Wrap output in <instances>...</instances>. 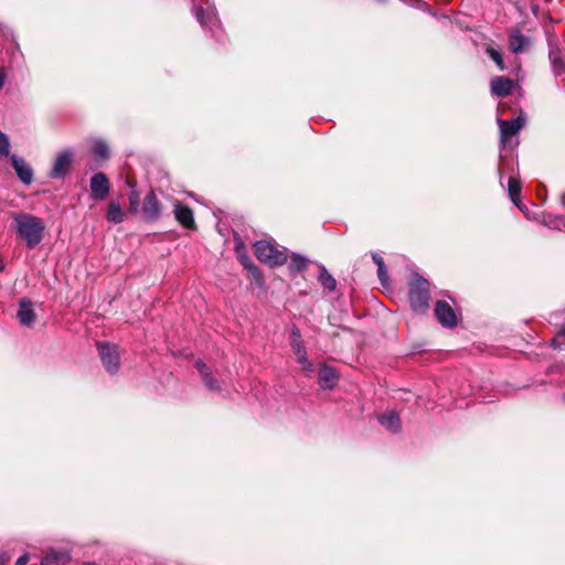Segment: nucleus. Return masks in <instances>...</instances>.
<instances>
[{"label":"nucleus","instance_id":"obj_1","mask_svg":"<svg viewBox=\"0 0 565 565\" xmlns=\"http://www.w3.org/2000/svg\"><path fill=\"white\" fill-rule=\"evenodd\" d=\"M12 218L18 236L29 248H33L42 242L45 224L41 217L28 213H14Z\"/></svg>","mask_w":565,"mask_h":565},{"label":"nucleus","instance_id":"obj_2","mask_svg":"<svg viewBox=\"0 0 565 565\" xmlns=\"http://www.w3.org/2000/svg\"><path fill=\"white\" fill-rule=\"evenodd\" d=\"M430 290L429 282L418 274L414 275L409 282V302L414 311L426 312L429 308Z\"/></svg>","mask_w":565,"mask_h":565},{"label":"nucleus","instance_id":"obj_3","mask_svg":"<svg viewBox=\"0 0 565 565\" xmlns=\"http://www.w3.org/2000/svg\"><path fill=\"white\" fill-rule=\"evenodd\" d=\"M255 255L259 262L267 263L270 266H279L286 263L287 255L285 250L277 249L271 243L259 241L254 244Z\"/></svg>","mask_w":565,"mask_h":565},{"label":"nucleus","instance_id":"obj_4","mask_svg":"<svg viewBox=\"0 0 565 565\" xmlns=\"http://www.w3.org/2000/svg\"><path fill=\"white\" fill-rule=\"evenodd\" d=\"M290 347L297 356L298 363L301 365V369L305 371L312 370V363L307 358V352L303 347V342L301 339L300 330L297 327H294L290 332Z\"/></svg>","mask_w":565,"mask_h":565},{"label":"nucleus","instance_id":"obj_5","mask_svg":"<svg viewBox=\"0 0 565 565\" xmlns=\"http://www.w3.org/2000/svg\"><path fill=\"white\" fill-rule=\"evenodd\" d=\"M525 119L522 115L512 120L498 119L500 128V142L505 147L511 137L515 136L523 127Z\"/></svg>","mask_w":565,"mask_h":565},{"label":"nucleus","instance_id":"obj_6","mask_svg":"<svg viewBox=\"0 0 565 565\" xmlns=\"http://www.w3.org/2000/svg\"><path fill=\"white\" fill-rule=\"evenodd\" d=\"M434 311L436 319L444 328L452 329L457 326V315L452 307L445 300H438Z\"/></svg>","mask_w":565,"mask_h":565},{"label":"nucleus","instance_id":"obj_7","mask_svg":"<svg viewBox=\"0 0 565 565\" xmlns=\"http://www.w3.org/2000/svg\"><path fill=\"white\" fill-rule=\"evenodd\" d=\"M98 351L102 362L109 373H115L119 366V353L116 345L99 343Z\"/></svg>","mask_w":565,"mask_h":565},{"label":"nucleus","instance_id":"obj_8","mask_svg":"<svg viewBox=\"0 0 565 565\" xmlns=\"http://www.w3.org/2000/svg\"><path fill=\"white\" fill-rule=\"evenodd\" d=\"M89 186L92 198L98 201L105 200L110 191L109 180L103 172L93 174Z\"/></svg>","mask_w":565,"mask_h":565},{"label":"nucleus","instance_id":"obj_9","mask_svg":"<svg viewBox=\"0 0 565 565\" xmlns=\"http://www.w3.org/2000/svg\"><path fill=\"white\" fill-rule=\"evenodd\" d=\"M141 211L146 221L153 222L160 217L162 205L153 191L145 196Z\"/></svg>","mask_w":565,"mask_h":565},{"label":"nucleus","instance_id":"obj_10","mask_svg":"<svg viewBox=\"0 0 565 565\" xmlns=\"http://www.w3.org/2000/svg\"><path fill=\"white\" fill-rule=\"evenodd\" d=\"M72 151L64 150L57 153L50 175L54 179L64 177L72 162Z\"/></svg>","mask_w":565,"mask_h":565},{"label":"nucleus","instance_id":"obj_11","mask_svg":"<svg viewBox=\"0 0 565 565\" xmlns=\"http://www.w3.org/2000/svg\"><path fill=\"white\" fill-rule=\"evenodd\" d=\"M18 319L22 326L32 327L36 321V315L33 309V303L28 298H22L19 301Z\"/></svg>","mask_w":565,"mask_h":565},{"label":"nucleus","instance_id":"obj_12","mask_svg":"<svg viewBox=\"0 0 565 565\" xmlns=\"http://www.w3.org/2000/svg\"><path fill=\"white\" fill-rule=\"evenodd\" d=\"M173 213H174V216L177 218V221L185 228H190V230H194L195 228V221H194V216H193V211L180 203V202H175L174 203V210H173Z\"/></svg>","mask_w":565,"mask_h":565},{"label":"nucleus","instance_id":"obj_13","mask_svg":"<svg viewBox=\"0 0 565 565\" xmlns=\"http://www.w3.org/2000/svg\"><path fill=\"white\" fill-rule=\"evenodd\" d=\"M12 167L17 172L19 179L25 183L30 184L33 179V171L31 167L25 162L23 158L18 157L17 154H12L10 157Z\"/></svg>","mask_w":565,"mask_h":565},{"label":"nucleus","instance_id":"obj_14","mask_svg":"<svg viewBox=\"0 0 565 565\" xmlns=\"http://www.w3.org/2000/svg\"><path fill=\"white\" fill-rule=\"evenodd\" d=\"M514 82L505 76H498L491 81V93L499 97L511 94Z\"/></svg>","mask_w":565,"mask_h":565},{"label":"nucleus","instance_id":"obj_15","mask_svg":"<svg viewBox=\"0 0 565 565\" xmlns=\"http://www.w3.org/2000/svg\"><path fill=\"white\" fill-rule=\"evenodd\" d=\"M318 376L321 388H332L334 385H337L338 372L332 366H321Z\"/></svg>","mask_w":565,"mask_h":565},{"label":"nucleus","instance_id":"obj_16","mask_svg":"<svg viewBox=\"0 0 565 565\" xmlns=\"http://www.w3.org/2000/svg\"><path fill=\"white\" fill-rule=\"evenodd\" d=\"M68 561L70 555L67 552L51 548L41 559V565H66Z\"/></svg>","mask_w":565,"mask_h":565},{"label":"nucleus","instance_id":"obj_17","mask_svg":"<svg viewBox=\"0 0 565 565\" xmlns=\"http://www.w3.org/2000/svg\"><path fill=\"white\" fill-rule=\"evenodd\" d=\"M379 422L383 427L392 433H397L401 429L399 416L394 412H387L379 417Z\"/></svg>","mask_w":565,"mask_h":565},{"label":"nucleus","instance_id":"obj_18","mask_svg":"<svg viewBox=\"0 0 565 565\" xmlns=\"http://www.w3.org/2000/svg\"><path fill=\"white\" fill-rule=\"evenodd\" d=\"M235 250L237 254V258L239 259L241 264L248 269L253 275L258 273L257 267L253 264L250 258L247 256L245 248L243 246L242 242L235 241Z\"/></svg>","mask_w":565,"mask_h":565},{"label":"nucleus","instance_id":"obj_19","mask_svg":"<svg viewBox=\"0 0 565 565\" xmlns=\"http://www.w3.org/2000/svg\"><path fill=\"white\" fill-rule=\"evenodd\" d=\"M194 14L202 26H207L216 21L215 9L205 11L202 7H198L194 9Z\"/></svg>","mask_w":565,"mask_h":565},{"label":"nucleus","instance_id":"obj_20","mask_svg":"<svg viewBox=\"0 0 565 565\" xmlns=\"http://www.w3.org/2000/svg\"><path fill=\"white\" fill-rule=\"evenodd\" d=\"M125 212L117 202H110L108 205L106 218L108 222L119 224L125 221Z\"/></svg>","mask_w":565,"mask_h":565},{"label":"nucleus","instance_id":"obj_21","mask_svg":"<svg viewBox=\"0 0 565 565\" xmlns=\"http://www.w3.org/2000/svg\"><path fill=\"white\" fill-rule=\"evenodd\" d=\"M526 38L519 31L513 32L509 38V45L512 52L520 53L526 45Z\"/></svg>","mask_w":565,"mask_h":565},{"label":"nucleus","instance_id":"obj_22","mask_svg":"<svg viewBox=\"0 0 565 565\" xmlns=\"http://www.w3.org/2000/svg\"><path fill=\"white\" fill-rule=\"evenodd\" d=\"M319 282L322 285L324 289H328L329 291H332L337 287V281L332 277V275L326 269L324 266L320 267V273L318 276Z\"/></svg>","mask_w":565,"mask_h":565},{"label":"nucleus","instance_id":"obj_23","mask_svg":"<svg viewBox=\"0 0 565 565\" xmlns=\"http://www.w3.org/2000/svg\"><path fill=\"white\" fill-rule=\"evenodd\" d=\"M509 196L515 205H519L521 182L519 179L511 177L508 182Z\"/></svg>","mask_w":565,"mask_h":565},{"label":"nucleus","instance_id":"obj_24","mask_svg":"<svg viewBox=\"0 0 565 565\" xmlns=\"http://www.w3.org/2000/svg\"><path fill=\"white\" fill-rule=\"evenodd\" d=\"M93 153L96 159L107 160L109 158V147L104 140H96L93 145Z\"/></svg>","mask_w":565,"mask_h":565},{"label":"nucleus","instance_id":"obj_25","mask_svg":"<svg viewBox=\"0 0 565 565\" xmlns=\"http://www.w3.org/2000/svg\"><path fill=\"white\" fill-rule=\"evenodd\" d=\"M308 259L301 255L292 254L290 263H289V269L292 273H301L307 268Z\"/></svg>","mask_w":565,"mask_h":565},{"label":"nucleus","instance_id":"obj_26","mask_svg":"<svg viewBox=\"0 0 565 565\" xmlns=\"http://www.w3.org/2000/svg\"><path fill=\"white\" fill-rule=\"evenodd\" d=\"M196 369L202 376L204 384L209 388H214V380L211 375L210 369L202 361L196 362Z\"/></svg>","mask_w":565,"mask_h":565},{"label":"nucleus","instance_id":"obj_27","mask_svg":"<svg viewBox=\"0 0 565 565\" xmlns=\"http://www.w3.org/2000/svg\"><path fill=\"white\" fill-rule=\"evenodd\" d=\"M487 53H488L489 57L499 67V70L500 71H504L505 66H504V62H503L501 53L498 50H495V49H493L491 46L487 47Z\"/></svg>","mask_w":565,"mask_h":565},{"label":"nucleus","instance_id":"obj_28","mask_svg":"<svg viewBox=\"0 0 565 565\" xmlns=\"http://www.w3.org/2000/svg\"><path fill=\"white\" fill-rule=\"evenodd\" d=\"M10 147L11 146L8 136L0 130V156L9 157Z\"/></svg>","mask_w":565,"mask_h":565},{"label":"nucleus","instance_id":"obj_29","mask_svg":"<svg viewBox=\"0 0 565 565\" xmlns=\"http://www.w3.org/2000/svg\"><path fill=\"white\" fill-rule=\"evenodd\" d=\"M552 345L554 348H561L565 345V324L559 329V331L552 339Z\"/></svg>","mask_w":565,"mask_h":565},{"label":"nucleus","instance_id":"obj_30","mask_svg":"<svg viewBox=\"0 0 565 565\" xmlns=\"http://www.w3.org/2000/svg\"><path fill=\"white\" fill-rule=\"evenodd\" d=\"M377 276L382 285H386L388 281L386 266H377Z\"/></svg>","mask_w":565,"mask_h":565},{"label":"nucleus","instance_id":"obj_31","mask_svg":"<svg viewBox=\"0 0 565 565\" xmlns=\"http://www.w3.org/2000/svg\"><path fill=\"white\" fill-rule=\"evenodd\" d=\"M130 210L136 211L139 205V195L136 191H132L129 195Z\"/></svg>","mask_w":565,"mask_h":565},{"label":"nucleus","instance_id":"obj_32","mask_svg":"<svg viewBox=\"0 0 565 565\" xmlns=\"http://www.w3.org/2000/svg\"><path fill=\"white\" fill-rule=\"evenodd\" d=\"M29 558H30V557H29V554H26V553H25V554L21 555V556L17 559V562H15V564H14V565H26V563L29 562Z\"/></svg>","mask_w":565,"mask_h":565},{"label":"nucleus","instance_id":"obj_33","mask_svg":"<svg viewBox=\"0 0 565 565\" xmlns=\"http://www.w3.org/2000/svg\"><path fill=\"white\" fill-rule=\"evenodd\" d=\"M7 78V73L4 68H0V89L3 87Z\"/></svg>","mask_w":565,"mask_h":565},{"label":"nucleus","instance_id":"obj_34","mask_svg":"<svg viewBox=\"0 0 565 565\" xmlns=\"http://www.w3.org/2000/svg\"><path fill=\"white\" fill-rule=\"evenodd\" d=\"M373 260H374V263H375L377 266H383V265H385V264H384L383 258H382L380 255H377V254H374V255H373Z\"/></svg>","mask_w":565,"mask_h":565},{"label":"nucleus","instance_id":"obj_35","mask_svg":"<svg viewBox=\"0 0 565 565\" xmlns=\"http://www.w3.org/2000/svg\"><path fill=\"white\" fill-rule=\"evenodd\" d=\"M9 556L6 553L0 554V565H7Z\"/></svg>","mask_w":565,"mask_h":565},{"label":"nucleus","instance_id":"obj_36","mask_svg":"<svg viewBox=\"0 0 565 565\" xmlns=\"http://www.w3.org/2000/svg\"><path fill=\"white\" fill-rule=\"evenodd\" d=\"M550 57L553 60V63H556L557 56H556V53L554 51L550 52Z\"/></svg>","mask_w":565,"mask_h":565},{"label":"nucleus","instance_id":"obj_37","mask_svg":"<svg viewBox=\"0 0 565 565\" xmlns=\"http://www.w3.org/2000/svg\"><path fill=\"white\" fill-rule=\"evenodd\" d=\"M4 268V264H3V260L0 258V271H2Z\"/></svg>","mask_w":565,"mask_h":565},{"label":"nucleus","instance_id":"obj_38","mask_svg":"<svg viewBox=\"0 0 565 565\" xmlns=\"http://www.w3.org/2000/svg\"><path fill=\"white\" fill-rule=\"evenodd\" d=\"M562 399L565 403V393L563 394Z\"/></svg>","mask_w":565,"mask_h":565}]
</instances>
